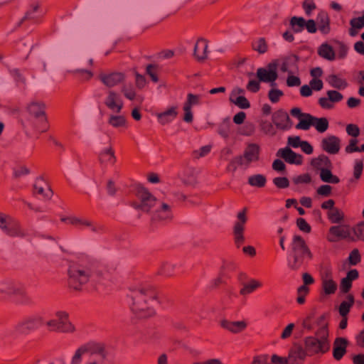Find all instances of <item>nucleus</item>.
Returning <instances> with one entry per match:
<instances>
[{
	"mask_svg": "<svg viewBox=\"0 0 364 364\" xmlns=\"http://www.w3.org/2000/svg\"><path fill=\"white\" fill-rule=\"evenodd\" d=\"M349 239L355 240L352 236V231L348 225L332 226L329 229L327 240L331 242H337L339 240Z\"/></svg>",
	"mask_w": 364,
	"mask_h": 364,
	"instance_id": "nucleus-12",
	"label": "nucleus"
},
{
	"mask_svg": "<svg viewBox=\"0 0 364 364\" xmlns=\"http://www.w3.org/2000/svg\"><path fill=\"white\" fill-rule=\"evenodd\" d=\"M298 60V57L294 55L286 58L281 65L280 70L284 73H292V69L296 68Z\"/></svg>",
	"mask_w": 364,
	"mask_h": 364,
	"instance_id": "nucleus-36",
	"label": "nucleus"
},
{
	"mask_svg": "<svg viewBox=\"0 0 364 364\" xmlns=\"http://www.w3.org/2000/svg\"><path fill=\"white\" fill-rule=\"evenodd\" d=\"M305 19L303 17L293 16L289 20V26L292 32L301 33L305 28Z\"/></svg>",
	"mask_w": 364,
	"mask_h": 364,
	"instance_id": "nucleus-37",
	"label": "nucleus"
},
{
	"mask_svg": "<svg viewBox=\"0 0 364 364\" xmlns=\"http://www.w3.org/2000/svg\"><path fill=\"white\" fill-rule=\"evenodd\" d=\"M348 341L345 338H336L333 345V356L335 360H340L346 353Z\"/></svg>",
	"mask_w": 364,
	"mask_h": 364,
	"instance_id": "nucleus-26",
	"label": "nucleus"
},
{
	"mask_svg": "<svg viewBox=\"0 0 364 364\" xmlns=\"http://www.w3.org/2000/svg\"><path fill=\"white\" fill-rule=\"evenodd\" d=\"M56 318L44 321V325L49 332L73 333L76 328L69 320V315L65 311H59L55 313Z\"/></svg>",
	"mask_w": 364,
	"mask_h": 364,
	"instance_id": "nucleus-6",
	"label": "nucleus"
},
{
	"mask_svg": "<svg viewBox=\"0 0 364 364\" xmlns=\"http://www.w3.org/2000/svg\"><path fill=\"white\" fill-rule=\"evenodd\" d=\"M363 168V164L362 161L356 160L354 166L353 176L355 179H359Z\"/></svg>",
	"mask_w": 364,
	"mask_h": 364,
	"instance_id": "nucleus-56",
	"label": "nucleus"
},
{
	"mask_svg": "<svg viewBox=\"0 0 364 364\" xmlns=\"http://www.w3.org/2000/svg\"><path fill=\"white\" fill-rule=\"evenodd\" d=\"M351 28L349 31V33L351 36H354L357 34L355 29H360L364 27V14L358 18H353L350 21Z\"/></svg>",
	"mask_w": 364,
	"mask_h": 364,
	"instance_id": "nucleus-45",
	"label": "nucleus"
},
{
	"mask_svg": "<svg viewBox=\"0 0 364 364\" xmlns=\"http://www.w3.org/2000/svg\"><path fill=\"white\" fill-rule=\"evenodd\" d=\"M41 16V13L38 11V5L33 4L31 9L27 11L24 19L33 20L37 21V20Z\"/></svg>",
	"mask_w": 364,
	"mask_h": 364,
	"instance_id": "nucleus-47",
	"label": "nucleus"
},
{
	"mask_svg": "<svg viewBox=\"0 0 364 364\" xmlns=\"http://www.w3.org/2000/svg\"><path fill=\"white\" fill-rule=\"evenodd\" d=\"M309 356V353L304 347V348L301 346H297L292 349L289 354V359L293 360L294 362L298 360H303L304 358Z\"/></svg>",
	"mask_w": 364,
	"mask_h": 364,
	"instance_id": "nucleus-38",
	"label": "nucleus"
},
{
	"mask_svg": "<svg viewBox=\"0 0 364 364\" xmlns=\"http://www.w3.org/2000/svg\"><path fill=\"white\" fill-rule=\"evenodd\" d=\"M121 92L126 98L130 100H133L136 97V92L132 85H124Z\"/></svg>",
	"mask_w": 364,
	"mask_h": 364,
	"instance_id": "nucleus-52",
	"label": "nucleus"
},
{
	"mask_svg": "<svg viewBox=\"0 0 364 364\" xmlns=\"http://www.w3.org/2000/svg\"><path fill=\"white\" fill-rule=\"evenodd\" d=\"M45 109V104L41 101H32L27 106L28 112L38 121L36 129L41 133L46 132L49 128Z\"/></svg>",
	"mask_w": 364,
	"mask_h": 364,
	"instance_id": "nucleus-9",
	"label": "nucleus"
},
{
	"mask_svg": "<svg viewBox=\"0 0 364 364\" xmlns=\"http://www.w3.org/2000/svg\"><path fill=\"white\" fill-rule=\"evenodd\" d=\"M261 129L267 134L274 135L275 134V129L273 124L267 120H262L260 122Z\"/></svg>",
	"mask_w": 364,
	"mask_h": 364,
	"instance_id": "nucleus-51",
	"label": "nucleus"
},
{
	"mask_svg": "<svg viewBox=\"0 0 364 364\" xmlns=\"http://www.w3.org/2000/svg\"><path fill=\"white\" fill-rule=\"evenodd\" d=\"M146 72L154 82H157L159 81V68L157 65L152 64L148 65L146 68Z\"/></svg>",
	"mask_w": 364,
	"mask_h": 364,
	"instance_id": "nucleus-48",
	"label": "nucleus"
},
{
	"mask_svg": "<svg viewBox=\"0 0 364 364\" xmlns=\"http://www.w3.org/2000/svg\"><path fill=\"white\" fill-rule=\"evenodd\" d=\"M250 146H247V149L245 151V154L242 156L240 157L239 163L241 165H245L248 166L250 163V150L249 149Z\"/></svg>",
	"mask_w": 364,
	"mask_h": 364,
	"instance_id": "nucleus-61",
	"label": "nucleus"
},
{
	"mask_svg": "<svg viewBox=\"0 0 364 364\" xmlns=\"http://www.w3.org/2000/svg\"><path fill=\"white\" fill-rule=\"evenodd\" d=\"M44 325V318L41 316L29 317L19 322L15 329L21 333L33 331Z\"/></svg>",
	"mask_w": 364,
	"mask_h": 364,
	"instance_id": "nucleus-15",
	"label": "nucleus"
},
{
	"mask_svg": "<svg viewBox=\"0 0 364 364\" xmlns=\"http://www.w3.org/2000/svg\"><path fill=\"white\" fill-rule=\"evenodd\" d=\"M328 220L333 223H339L343 220L344 214L337 208H331L327 213Z\"/></svg>",
	"mask_w": 364,
	"mask_h": 364,
	"instance_id": "nucleus-41",
	"label": "nucleus"
},
{
	"mask_svg": "<svg viewBox=\"0 0 364 364\" xmlns=\"http://www.w3.org/2000/svg\"><path fill=\"white\" fill-rule=\"evenodd\" d=\"M176 272V267L173 264L171 263H164L158 270V274L159 275L171 277L175 275Z\"/></svg>",
	"mask_w": 364,
	"mask_h": 364,
	"instance_id": "nucleus-42",
	"label": "nucleus"
},
{
	"mask_svg": "<svg viewBox=\"0 0 364 364\" xmlns=\"http://www.w3.org/2000/svg\"><path fill=\"white\" fill-rule=\"evenodd\" d=\"M245 91L240 88H235L230 95V101L241 109L250 107V103L244 96Z\"/></svg>",
	"mask_w": 364,
	"mask_h": 364,
	"instance_id": "nucleus-23",
	"label": "nucleus"
},
{
	"mask_svg": "<svg viewBox=\"0 0 364 364\" xmlns=\"http://www.w3.org/2000/svg\"><path fill=\"white\" fill-rule=\"evenodd\" d=\"M314 116L310 114L306 113L304 117L299 119V122L296 125V128L302 130H309L310 127H313Z\"/></svg>",
	"mask_w": 364,
	"mask_h": 364,
	"instance_id": "nucleus-40",
	"label": "nucleus"
},
{
	"mask_svg": "<svg viewBox=\"0 0 364 364\" xmlns=\"http://www.w3.org/2000/svg\"><path fill=\"white\" fill-rule=\"evenodd\" d=\"M0 228L11 237H23L25 235L18 221L9 215L1 213Z\"/></svg>",
	"mask_w": 364,
	"mask_h": 364,
	"instance_id": "nucleus-10",
	"label": "nucleus"
},
{
	"mask_svg": "<svg viewBox=\"0 0 364 364\" xmlns=\"http://www.w3.org/2000/svg\"><path fill=\"white\" fill-rule=\"evenodd\" d=\"M178 106H172L166 110L158 113L156 114L158 122L162 125L171 123L178 116Z\"/></svg>",
	"mask_w": 364,
	"mask_h": 364,
	"instance_id": "nucleus-25",
	"label": "nucleus"
},
{
	"mask_svg": "<svg viewBox=\"0 0 364 364\" xmlns=\"http://www.w3.org/2000/svg\"><path fill=\"white\" fill-rule=\"evenodd\" d=\"M287 85L289 87H297L301 85V80L299 77L289 75L287 79Z\"/></svg>",
	"mask_w": 364,
	"mask_h": 364,
	"instance_id": "nucleus-62",
	"label": "nucleus"
},
{
	"mask_svg": "<svg viewBox=\"0 0 364 364\" xmlns=\"http://www.w3.org/2000/svg\"><path fill=\"white\" fill-rule=\"evenodd\" d=\"M318 54L321 58L328 60H333L336 56L333 47L327 43H322L318 47Z\"/></svg>",
	"mask_w": 364,
	"mask_h": 364,
	"instance_id": "nucleus-33",
	"label": "nucleus"
},
{
	"mask_svg": "<svg viewBox=\"0 0 364 364\" xmlns=\"http://www.w3.org/2000/svg\"><path fill=\"white\" fill-rule=\"evenodd\" d=\"M220 326L224 329L232 333H239L247 328L248 322L244 320L232 321L227 319H223L220 321Z\"/></svg>",
	"mask_w": 364,
	"mask_h": 364,
	"instance_id": "nucleus-22",
	"label": "nucleus"
},
{
	"mask_svg": "<svg viewBox=\"0 0 364 364\" xmlns=\"http://www.w3.org/2000/svg\"><path fill=\"white\" fill-rule=\"evenodd\" d=\"M9 296H19L26 297L27 293L25 287L14 282H5L0 284V299Z\"/></svg>",
	"mask_w": 364,
	"mask_h": 364,
	"instance_id": "nucleus-11",
	"label": "nucleus"
},
{
	"mask_svg": "<svg viewBox=\"0 0 364 364\" xmlns=\"http://www.w3.org/2000/svg\"><path fill=\"white\" fill-rule=\"evenodd\" d=\"M68 284L75 290H80L82 286L86 284L92 277L88 268L77 264L71 265L68 270Z\"/></svg>",
	"mask_w": 364,
	"mask_h": 364,
	"instance_id": "nucleus-8",
	"label": "nucleus"
},
{
	"mask_svg": "<svg viewBox=\"0 0 364 364\" xmlns=\"http://www.w3.org/2000/svg\"><path fill=\"white\" fill-rule=\"evenodd\" d=\"M302 8L307 16H310L311 12L316 9V6L314 0H304Z\"/></svg>",
	"mask_w": 364,
	"mask_h": 364,
	"instance_id": "nucleus-54",
	"label": "nucleus"
},
{
	"mask_svg": "<svg viewBox=\"0 0 364 364\" xmlns=\"http://www.w3.org/2000/svg\"><path fill=\"white\" fill-rule=\"evenodd\" d=\"M346 132L348 135L356 137L360 134L359 128L357 125L355 124H348L346 127Z\"/></svg>",
	"mask_w": 364,
	"mask_h": 364,
	"instance_id": "nucleus-63",
	"label": "nucleus"
},
{
	"mask_svg": "<svg viewBox=\"0 0 364 364\" xmlns=\"http://www.w3.org/2000/svg\"><path fill=\"white\" fill-rule=\"evenodd\" d=\"M326 81L332 87L338 90H344L348 85L345 79L341 78L335 74L328 75L326 78Z\"/></svg>",
	"mask_w": 364,
	"mask_h": 364,
	"instance_id": "nucleus-31",
	"label": "nucleus"
},
{
	"mask_svg": "<svg viewBox=\"0 0 364 364\" xmlns=\"http://www.w3.org/2000/svg\"><path fill=\"white\" fill-rule=\"evenodd\" d=\"M129 297L131 309L139 317H150L156 314L155 306L158 303L156 289L149 284L136 285L130 282Z\"/></svg>",
	"mask_w": 364,
	"mask_h": 364,
	"instance_id": "nucleus-1",
	"label": "nucleus"
},
{
	"mask_svg": "<svg viewBox=\"0 0 364 364\" xmlns=\"http://www.w3.org/2000/svg\"><path fill=\"white\" fill-rule=\"evenodd\" d=\"M302 141H301L300 137L298 136H289L287 144L293 148H298L301 146Z\"/></svg>",
	"mask_w": 364,
	"mask_h": 364,
	"instance_id": "nucleus-58",
	"label": "nucleus"
},
{
	"mask_svg": "<svg viewBox=\"0 0 364 364\" xmlns=\"http://www.w3.org/2000/svg\"><path fill=\"white\" fill-rule=\"evenodd\" d=\"M106 107L112 113L119 114L124 107L120 95L114 90H109L104 99Z\"/></svg>",
	"mask_w": 364,
	"mask_h": 364,
	"instance_id": "nucleus-14",
	"label": "nucleus"
},
{
	"mask_svg": "<svg viewBox=\"0 0 364 364\" xmlns=\"http://www.w3.org/2000/svg\"><path fill=\"white\" fill-rule=\"evenodd\" d=\"M272 122L279 129H288L290 128V118L284 110H277L272 114Z\"/></svg>",
	"mask_w": 364,
	"mask_h": 364,
	"instance_id": "nucleus-21",
	"label": "nucleus"
},
{
	"mask_svg": "<svg viewBox=\"0 0 364 364\" xmlns=\"http://www.w3.org/2000/svg\"><path fill=\"white\" fill-rule=\"evenodd\" d=\"M208 42L205 39H199L194 48V55L198 60H203L207 57Z\"/></svg>",
	"mask_w": 364,
	"mask_h": 364,
	"instance_id": "nucleus-29",
	"label": "nucleus"
},
{
	"mask_svg": "<svg viewBox=\"0 0 364 364\" xmlns=\"http://www.w3.org/2000/svg\"><path fill=\"white\" fill-rule=\"evenodd\" d=\"M230 129V122L229 119L223 120V123L219 127L218 133L224 138L228 137Z\"/></svg>",
	"mask_w": 364,
	"mask_h": 364,
	"instance_id": "nucleus-50",
	"label": "nucleus"
},
{
	"mask_svg": "<svg viewBox=\"0 0 364 364\" xmlns=\"http://www.w3.org/2000/svg\"><path fill=\"white\" fill-rule=\"evenodd\" d=\"M134 195L140 201L136 207L144 212L151 213L152 221L166 220L172 218L171 207L157 200L144 186L137 184L134 188Z\"/></svg>",
	"mask_w": 364,
	"mask_h": 364,
	"instance_id": "nucleus-2",
	"label": "nucleus"
},
{
	"mask_svg": "<svg viewBox=\"0 0 364 364\" xmlns=\"http://www.w3.org/2000/svg\"><path fill=\"white\" fill-rule=\"evenodd\" d=\"M328 121L326 117L318 118L314 117L313 127L320 133L325 132L328 128Z\"/></svg>",
	"mask_w": 364,
	"mask_h": 364,
	"instance_id": "nucleus-43",
	"label": "nucleus"
},
{
	"mask_svg": "<svg viewBox=\"0 0 364 364\" xmlns=\"http://www.w3.org/2000/svg\"><path fill=\"white\" fill-rule=\"evenodd\" d=\"M354 302V296L352 294H348L346 296V300L343 301L338 307V312L340 316H348V314L350 312V309L353 307Z\"/></svg>",
	"mask_w": 364,
	"mask_h": 364,
	"instance_id": "nucleus-32",
	"label": "nucleus"
},
{
	"mask_svg": "<svg viewBox=\"0 0 364 364\" xmlns=\"http://www.w3.org/2000/svg\"><path fill=\"white\" fill-rule=\"evenodd\" d=\"M353 237L355 240H364V222L355 225L352 230Z\"/></svg>",
	"mask_w": 364,
	"mask_h": 364,
	"instance_id": "nucleus-49",
	"label": "nucleus"
},
{
	"mask_svg": "<svg viewBox=\"0 0 364 364\" xmlns=\"http://www.w3.org/2000/svg\"><path fill=\"white\" fill-rule=\"evenodd\" d=\"M108 124L114 128H122L127 126V120L124 116L122 114H117L115 113L111 114L107 119Z\"/></svg>",
	"mask_w": 364,
	"mask_h": 364,
	"instance_id": "nucleus-35",
	"label": "nucleus"
},
{
	"mask_svg": "<svg viewBox=\"0 0 364 364\" xmlns=\"http://www.w3.org/2000/svg\"><path fill=\"white\" fill-rule=\"evenodd\" d=\"M99 79L105 86L113 87L122 82L125 79V76L124 73L119 72L100 73Z\"/></svg>",
	"mask_w": 364,
	"mask_h": 364,
	"instance_id": "nucleus-18",
	"label": "nucleus"
},
{
	"mask_svg": "<svg viewBox=\"0 0 364 364\" xmlns=\"http://www.w3.org/2000/svg\"><path fill=\"white\" fill-rule=\"evenodd\" d=\"M291 248V252L288 261V266L291 269H299L304 264L306 259H311L312 258L311 252L301 236H294Z\"/></svg>",
	"mask_w": 364,
	"mask_h": 364,
	"instance_id": "nucleus-5",
	"label": "nucleus"
},
{
	"mask_svg": "<svg viewBox=\"0 0 364 364\" xmlns=\"http://www.w3.org/2000/svg\"><path fill=\"white\" fill-rule=\"evenodd\" d=\"M322 288L326 294H333L338 288L336 282L328 275L322 279Z\"/></svg>",
	"mask_w": 364,
	"mask_h": 364,
	"instance_id": "nucleus-34",
	"label": "nucleus"
},
{
	"mask_svg": "<svg viewBox=\"0 0 364 364\" xmlns=\"http://www.w3.org/2000/svg\"><path fill=\"white\" fill-rule=\"evenodd\" d=\"M277 156L291 164L301 165L303 162V156L295 153L288 146L279 149L277 151Z\"/></svg>",
	"mask_w": 364,
	"mask_h": 364,
	"instance_id": "nucleus-20",
	"label": "nucleus"
},
{
	"mask_svg": "<svg viewBox=\"0 0 364 364\" xmlns=\"http://www.w3.org/2000/svg\"><path fill=\"white\" fill-rule=\"evenodd\" d=\"M318 329L314 336L305 338L304 341L309 356L323 355L331 348L328 323L324 316H321L317 320Z\"/></svg>",
	"mask_w": 364,
	"mask_h": 364,
	"instance_id": "nucleus-4",
	"label": "nucleus"
},
{
	"mask_svg": "<svg viewBox=\"0 0 364 364\" xmlns=\"http://www.w3.org/2000/svg\"><path fill=\"white\" fill-rule=\"evenodd\" d=\"M360 255L358 249L353 250L348 257V261L351 265H356L360 262Z\"/></svg>",
	"mask_w": 364,
	"mask_h": 364,
	"instance_id": "nucleus-55",
	"label": "nucleus"
},
{
	"mask_svg": "<svg viewBox=\"0 0 364 364\" xmlns=\"http://www.w3.org/2000/svg\"><path fill=\"white\" fill-rule=\"evenodd\" d=\"M252 48L259 54H264L268 50V45L264 38H259L252 44Z\"/></svg>",
	"mask_w": 364,
	"mask_h": 364,
	"instance_id": "nucleus-46",
	"label": "nucleus"
},
{
	"mask_svg": "<svg viewBox=\"0 0 364 364\" xmlns=\"http://www.w3.org/2000/svg\"><path fill=\"white\" fill-rule=\"evenodd\" d=\"M311 164L319 173L320 178L323 182H340L339 178L331 172L333 165L327 156L319 155L311 160Z\"/></svg>",
	"mask_w": 364,
	"mask_h": 364,
	"instance_id": "nucleus-7",
	"label": "nucleus"
},
{
	"mask_svg": "<svg viewBox=\"0 0 364 364\" xmlns=\"http://www.w3.org/2000/svg\"><path fill=\"white\" fill-rule=\"evenodd\" d=\"M257 76L261 82H270L272 87L276 85L275 80L278 77L276 65L270 64L268 69L263 68H259L257 72Z\"/></svg>",
	"mask_w": 364,
	"mask_h": 364,
	"instance_id": "nucleus-17",
	"label": "nucleus"
},
{
	"mask_svg": "<svg viewBox=\"0 0 364 364\" xmlns=\"http://www.w3.org/2000/svg\"><path fill=\"white\" fill-rule=\"evenodd\" d=\"M309 85L314 91H320L323 89V83L320 79H311L309 82Z\"/></svg>",
	"mask_w": 364,
	"mask_h": 364,
	"instance_id": "nucleus-59",
	"label": "nucleus"
},
{
	"mask_svg": "<svg viewBox=\"0 0 364 364\" xmlns=\"http://www.w3.org/2000/svg\"><path fill=\"white\" fill-rule=\"evenodd\" d=\"M33 194L41 199H50L53 191L49 183H34Z\"/></svg>",
	"mask_w": 364,
	"mask_h": 364,
	"instance_id": "nucleus-24",
	"label": "nucleus"
},
{
	"mask_svg": "<svg viewBox=\"0 0 364 364\" xmlns=\"http://www.w3.org/2000/svg\"><path fill=\"white\" fill-rule=\"evenodd\" d=\"M359 274L356 269H351L346 277L343 278L340 283V290L342 293H348L352 287L353 281L358 278Z\"/></svg>",
	"mask_w": 364,
	"mask_h": 364,
	"instance_id": "nucleus-28",
	"label": "nucleus"
},
{
	"mask_svg": "<svg viewBox=\"0 0 364 364\" xmlns=\"http://www.w3.org/2000/svg\"><path fill=\"white\" fill-rule=\"evenodd\" d=\"M247 208H245L242 211L237 214V221L234 225V239L237 248H240L245 242L243 236L244 226L247 221L246 214Z\"/></svg>",
	"mask_w": 364,
	"mask_h": 364,
	"instance_id": "nucleus-13",
	"label": "nucleus"
},
{
	"mask_svg": "<svg viewBox=\"0 0 364 364\" xmlns=\"http://www.w3.org/2000/svg\"><path fill=\"white\" fill-rule=\"evenodd\" d=\"M202 104V96L200 95H195L188 93L187 95L186 100L183 105L192 109L194 106L200 105Z\"/></svg>",
	"mask_w": 364,
	"mask_h": 364,
	"instance_id": "nucleus-44",
	"label": "nucleus"
},
{
	"mask_svg": "<svg viewBox=\"0 0 364 364\" xmlns=\"http://www.w3.org/2000/svg\"><path fill=\"white\" fill-rule=\"evenodd\" d=\"M305 28L307 30V31L310 33H315L317 31V26L316 23L313 19H309L308 21L305 20Z\"/></svg>",
	"mask_w": 364,
	"mask_h": 364,
	"instance_id": "nucleus-57",
	"label": "nucleus"
},
{
	"mask_svg": "<svg viewBox=\"0 0 364 364\" xmlns=\"http://www.w3.org/2000/svg\"><path fill=\"white\" fill-rule=\"evenodd\" d=\"M318 29L321 33L327 35L331 32L330 18L327 12L321 11L316 16Z\"/></svg>",
	"mask_w": 364,
	"mask_h": 364,
	"instance_id": "nucleus-27",
	"label": "nucleus"
},
{
	"mask_svg": "<svg viewBox=\"0 0 364 364\" xmlns=\"http://www.w3.org/2000/svg\"><path fill=\"white\" fill-rule=\"evenodd\" d=\"M108 364V354L105 346L100 343H87L79 347L71 358L70 364Z\"/></svg>",
	"mask_w": 364,
	"mask_h": 364,
	"instance_id": "nucleus-3",
	"label": "nucleus"
},
{
	"mask_svg": "<svg viewBox=\"0 0 364 364\" xmlns=\"http://www.w3.org/2000/svg\"><path fill=\"white\" fill-rule=\"evenodd\" d=\"M327 97H320L318 103L326 109H331L333 107L334 103H338L343 99V95L336 90H328L326 92Z\"/></svg>",
	"mask_w": 364,
	"mask_h": 364,
	"instance_id": "nucleus-16",
	"label": "nucleus"
},
{
	"mask_svg": "<svg viewBox=\"0 0 364 364\" xmlns=\"http://www.w3.org/2000/svg\"><path fill=\"white\" fill-rule=\"evenodd\" d=\"M69 224L78 228H82L84 227L87 228H92L93 230H95V228H94L93 223L87 219L82 218H77L75 216H71V218L69 219Z\"/></svg>",
	"mask_w": 364,
	"mask_h": 364,
	"instance_id": "nucleus-39",
	"label": "nucleus"
},
{
	"mask_svg": "<svg viewBox=\"0 0 364 364\" xmlns=\"http://www.w3.org/2000/svg\"><path fill=\"white\" fill-rule=\"evenodd\" d=\"M296 224L298 228L304 232H309L311 231L310 225L306 223L304 218L297 219Z\"/></svg>",
	"mask_w": 364,
	"mask_h": 364,
	"instance_id": "nucleus-60",
	"label": "nucleus"
},
{
	"mask_svg": "<svg viewBox=\"0 0 364 364\" xmlns=\"http://www.w3.org/2000/svg\"><path fill=\"white\" fill-rule=\"evenodd\" d=\"M99 160L102 164L113 165L116 161L113 149L111 147L103 149L99 155Z\"/></svg>",
	"mask_w": 364,
	"mask_h": 364,
	"instance_id": "nucleus-30",
	"label": "nucleus"
},
{
	"mask_svg": "<svg viewBox=\"0 0 364 364\" xmlns=\"http://www.w3.org/2000/svg\"><path fill=\"white\" fill-rule=\"evenodd\" d=\"M282 95V91L278 89H272L268 93L269 99L272 103H277Z\"/></svg>",
	"mask_w": 364,
	"mask_h": 364,
	"instance_id": "nucleus-53",
	"label": "nucleus"
},
{
	"mask_svg": "<svg viewBox=\"0 0 364 364\" xmlns=\"http://www.w3.org/2000/svg\"><path fill=\"white\" fill-rule=\"evenodd\" d=\"M321 146L322 149L328 154H336L341 148V141L338 137L331 135L322 139Z\"/></svg>",
	"mask_w": 364,
	"mask_h": 364,
	"instance_id": "nucleus-19",
	"label": "nucleus"
},
{
	"mask_svg": "<svg viewBox=\"0 0 364 364\" xmlns=\"http://www.w3.org/2000/svg\"><path fill=\"white\" fill-rule=\"evenodd\" d=\"M358 141L355 139H352L349 141V144L346 147V152L350 154L353 152L358 151V146H357Z\"/></svg>",
	"mask_w": 364,
	"mask_h": 364,
	"instance_id": "nucleus-64",
	"label": "nucleus"
}]
</instances>
